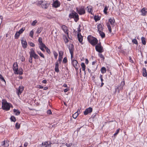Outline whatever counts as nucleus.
<instances>
[{"label": "nucleus", "instance_id": "f257e3e1", "mask_svg": "<svg viewBox=\"0 0 147 147\" xmlns=\"http://www.w3.org/2000/svg\"><path fill=\"white\" fill-rule=\"evenodd\" d=\"M107 25L109 32H111V28L115 26V20L113 18H110L109 20V22L107 23Z\"/></svg>", "mask_w": 147, "mask_h": 147}, {"label": "nucleus", "instance_id": "f03ea898", "mask_svg": "<svg viewBox=\"0 0 147 147\" xmlns=\"http://www.w3.org/2000/svg\"><path fill=\"white\" fill-rule=\"evenodd\" d=\"M87 38L88 42L93 46L95 45L98 43L97 39L91 36H88Z\"/></svg>", "mask_w": 147, "mask_h": 147}, {"label": "nucleus", "instance_id": "7ed1b4c3", "mask_svg": "<svg viewBox=\"0 0 147 147\" xmlns=\"http://www.w3.org/2000/svg\"><path fill=\"white\" fill-rule=\"evenodd\" d=\"M2 107L3 109L8 111L10 109V104L8 103L6 100L3 99L2 100Z\"/></svg>", "mask_w": 147, "mask_h": 147}, {"label": "nucleus", "instance_id": "20e7f679", "mask_svg": "<svg viewBox=\"0 0 147 147\" xmlns=\"http://www.w3.org/2000/svg\"><path fill=\"white\" fill-rule=\"evenodd\" d=\"M69 17L74 18L76 22H77L79 19L78 14L74 11L72 12V13L69 14Z\"/></svg>", "mask_w": 147, "mask_h": 147}, {"label": "nucleus", "instance_id": "39448f33", "mask_svg": "<svg viewBox=\"0 0 147 147\" xmlns=\"http://www.w3.org/2000/svg\"><path fill=\"white\" fill-rule=\"evenodd\" d=\"M38 4L40 5L42 7L45 9H47L49 5L47 2L45 1H39L38 2Z\"/></svg>", "mask_w": 147, "mask_h": 147}, {"label": "nucleus", "instance_id": "423d86ee", "mask_svg": "<svg viewBox=\"0 0 147 147\" xmlns=\"http://www.w3.org/2000/svg\"><path fill=\"white\" fill-rule=\"evenodd\" d=\"M76 9L77 11L80 15L85 13V10L83 6H82L79 8L77 7Z\"/></svg>", "mask_w": 147, "mask_h": 147}, {"label": "nucleus", "instance_id": "0eeeda50", "mask_svg": "<svg viewBox=\"0 0 147 147\" xmlns=\"http://www.w3.org/2000/svg\"><path fill=\"white\" fill-rule=\"evenodd\" d=\"M95 49L96 51L99 53L103 52V47H102L101 43H100L97 44L95 46Z\"/></svg>", "mask_w": 147, "mask_h": 147}, {"label": "nucleus", "instance_id": "6e6552de", "mask_svg": "<svg viewBox=\"0 0 147 147\" xmlns=\"http://www.w3.org/2000/svg\"><path fill=\"white\" fill-rule=\"evenodd\" d=\"M72 63L74 67L76 69H78L79 67V65L77 60L73 59L71 60Z\"/></svg>", "mask_w": 147, "mask_h": 147}, {"label": "nucleus", "instance_id": "1a4fd4ad", "mask_svg": "<svg viewBox=\"0 0 147 147\" xmlns=\"http://www.w3.org/2000/svg\"><path fill=\"white\" fill-rule=\"evenodd\" d=\"M97 67V64L96 61H93L92 62V65L90 67L91 69L93 71H95Z\"/></svg>", "mask_w": 147, "mask_h": 147}, {"label": "nucleus", "instance_id": "9d476101", "mask_svg": "<svg viewBox=\"0 0 147 147\" xmlns=\"http://www.w3.org/2000/svg\"><path fill=\"white\" fill-rule=\"evenodd\" d=\"M92 109L91 107H89L86 109L84 112V115H86L92 112Z\"/></svg>", "mask_w": 147, "mask_h": 147}, {"label": "nucleus", "instance_id": "9b49d317", "mask_svg": "<svg viewBox=\"0 0 147 147\" xmlns=\"http://www.w3.org/2000/svg\"><path fill=\"white\" fill-rule=\"evenodd\" d=\"M68 48L70 53H74V46L72 44H70L69 45Z\"/></svg>", "mask_w": 147, "mask_h": 147}, {"label": "nucleus", "instance_id": "f8f14e48", "mask_svg": "<svg viewBox=\"0 0 147 147\" xmlns=\"http://www.w3.org/2000/svg\"><path fill=\"white\" fill-rule=\"evenodd\" d=\"M18 65L17 62L14 63L13 65V69L14 72H17L18 70Z\"/></svg>", "mask_w": 147, "mask_h": 147}, {"label": "nucleus", "instance_id": "ddd939ff", "mask_svg": "<svg viewBox=\"0 0 147 147\" xmlns=\"http://www.w3.org/2000/svg\"><path fill=\"white\" fill-rule=\"evenodd\" d=\"M21 43L22 46L24 48H26L27 47V43L26 40L24 39H22L21 40Z\"/></svg>", "mask_w": 147, "mask_h": 147}, {"label": "nucleus", "instance_id": "4468645a", "mask_svg": "<svg viewBox=\"0 0 147 147\" xmlns=\"http://www.w3.org/2000/svg\"><path fill=\"white\" fill-rule=\"evenodd\" d=\"M24 87L23 86H20L18 88V95L20 94L24 90Z\"/></svg>", "mask_w": 147, "mask_h": 147}, {"label": "nucleus", "instance_id": "2eb2a0df", "mask_svg": "<svg viewBox=\"0 0 147 147\" xmlns=\"http://www.w3.org/2000/svg\"><path fill=\"white\" fill-rule=\"evenodd\" d=\"M60 3L58 1H55L53 4V6L55 7H57L60 6Z\"/></svg>", "mask_w": 147, "mask_h": 147}, {"label": "nucleus", "instance_id": "dca6fc26", "mask_svg": "<svg viewBox=\"0 0 147 147\" xmlns=\"http://www.w3.org/2000/svg\"><path fill=\"white\" fill-rule=\"evenodd\" d=\"M51 143L47 141L43 142L42 143V146L45 147H48L51 145Z\"/></svg>", "mask_w": 147, "mask_h": 147}, {"label": "nucleus", "instance_id": "f3484780", "mask_svg": "<svg viewBox=\"0 0 147 147\" xmlns=\"http://www.w3.org/2000/svg\"><path fill=\"white\" fill-rule=\"evenodd\" d=\"M61 28L64 32L67 34H68V32H67L68 29L67 26L65 25H63L62 26Z\"/></svg>", "mask_w": 147, "mask_h": 147}, {"label": "nucleus", "instance_id": "a211bd4d", "mask_svg": "<svg viewBox=\"0 0 147 147\" xmlns=\"http://www.w3.org/2000/svg\"><path fill=\"white\" fill-rule=\"evenodd\" d=\"M140 12L142 13V16H145L146 13L147 12V9H146L145 8H143L141 11Z\"/></svg>", "mask_w": 147, "mask_h": 147}, {"label": "nucleus", "instance_id": "6ab92c4d", "mask_svg": "<svg viewBox=\"0 0 147 147\" xmlns=\"http://www.w3.org/2000/svg\"><path fill=\"white\" fill-rule=\"evenodd\" d=\"M77 36L78 41L80 42H82L83 40L82 36L80 33H78Z\"/></svg>", "mask_w": 147, "mask_h": 147}, {"label": "nucleus", "instance_id": "aec40b11", "mask_svg": "<svg viewBox=\"0 0 147 147\" xmlns=\"http://www.w3.org/2000/svg\"><path fill=\"white\" fill-rule=\"evenodd\" d=\"M23 70L21 68L17 70V72H14L15 74H19L20 75H22L23 74Z\"/></svg>", "mask_w": 147, "mask_h": 147}, {"label": "nucleus", "instance_id": "412c9836", "mask_svg": "<svg viewBox=\"0 0 147 147\" xmlns=\"http://www.w3.org/2000/svg\"><path fill=\"white\" fill-rule=\"evenodd\" d=\"M55 64V71L57 72H58L59 71V64L58 62L57 61L56 62Z\"/></svg>", "mask_w": 147, "mask_h": 147}, {"label": "nucleus", "instance_id": "4be33fe9", "mask_svg": "<svg viewBox=\"0 0 147 147\" xmlns=\"http://www.w3.org/2000/svg\"><path fill=\"white\" fill-rule=\"evenodd\" d=\"M30 56H32L33 57V56L35 54V53L34 51V50L33 48H32L30 49V51L29 53Z\"/></svg>", "mask_w": 147, "mask_h": 147}, {"label": "nucleus", "instance_id": "5701e85b", "mask_svg": "<svg viewBox=\"0 0 147 147\" xmlns=\"http://www.w3.org/2000/svg\"><path fill=\"white\" fill-rule=\"evenodd\" d=\"M9 142L7 140L4 141L3 142V145L5 147H8L9 145Z\"/></svg>", "mask_w": 147, "mask_h": 147}, {"label": "nucleus", "instance_id": "b1692460", "mask_svg": "<svg viewBox=\"0 0 147 147\" xmlns=\"http://www.w3.org/2000/svg\"><path fill=\"white\" fill-rule=\"evenodd\" d=\"M143 75L144 76L146 77L147 76V73L146 69L145 68H143L142 70Z\"/></svg>", "mask_w": 147, "mask_h": 147}, {"label": "nucleus", "instance_id": "393cba45", "mask_svg": "<svg viewBox=\"0 0 147 147\" xmlns=\"http://www.w3.org/2000/svg\"><path fill=\"white\" fill-rule=\"evenodd\" d=\"M98 32L102 31L103 30V28L102 25L100 24L98 26Z\"/></svg>", "mask_w": 147, "mask_h": 147}, {"label": "nucleus", "instance_id": "a878e982", "mask_svg": "<svg viewBox=\"0 0 147 147\" xmlns=\"http://www.w3.org/2000/svg\"><path fill=\"white\" fill-rule=\"evenodd\" d=\"M45 45L44 44V45H39V48L43 52H45V50L44 49V48H45Z\"/></svg>", "mask_w": 147, "mask_h": 147}, {"label": "nucleus", "instance_id": "bb28decb", "mask_svg": "<svg viewBox=\"0 0 147 147\" xmlns=\"http://www.w3.org/2000/svg\"><path fill=\"white\" fill-rule=\"evenodd\" d=\"M38 41L40 45H44V44L42 42V38L41 37H39L38 39Z\"/></svg>", "mask_w": 147, "mask_h": 147}, {"label": "nucleus", "instance_id": "cd10ccee", "mask_svg": "<svg viewBox=\"0 0 147 147\" xmlns=\"http://www.w3.org/2000/svg\"><path fill=\"white\" fill-rule=\"evenodd\" d=\"M13 112L15 113V114L16 115H18L20 114V112L18 109H13Z\"/></svg>", "mask_w": 147, "mask_h": 147}, {"label": "nucleus", "instance_id": "c85d7f7f", "mask_svg": "<svg viewBox=\"0 0 147 147\" xmlns=\"http://www.w3.org/2000/svg\"><path fill=\"white\" fill-rule=\"evenodd\" d=\"M81 66H82V70L84 71L85 72V70L86 69V66L84 63H82L81 64Z\"/></svg>", "mask_w": 147, "mask_h": 147}, {"label": "nucleus", "instance_id": "c756f323", "mask_svg": "<svg viewBox=\"0 0 147 147\" xmlns=\"http://www.w3.org/2000/svg\"><path fill=\"white\" fill-rule=\"evenodd\" d=\"M99 33L102 38H104L105 37V34L104 32H102V31H100V32H99Z\"/></svg>", "mask_w": 147, "mask_h": 147}, {"label": "nucleus", "instance_id": "7c9ffc66", "mask_svg": "<svg viewBox=\"0 0 147 147\" xmlns=\"http://www.w3.org/2000/svg\"><path fill=\"white\" fill-rule=\"evenodd\" d=\"M87 8H88V12L92 14V7L91 6H88L87 7Z\"/></svg>", "mask_w": 147, "mask_h": 147}, {"label": "nucleus", "instance_id": "2f4dec72", "mask_svg": "<svg viewBox=\"0 0 147 147\" xmlns=\"http://www.w3.org/2000/svg\"><path fill=\"white\" fill-rule=\"evenodd\" d=\"M20 33L18 31L15 34V37L16 39H17L19 37Z\"/></svg>", "mask_w": 147, "mask_h": 147}, {"label": "nucleus", "instance_id": "473e14b6", "mask_svg": "<svg viewBox=\"0 0 147 147\" xmlns=\"http://www.w3.org/2000/svg\"><path fill=\"white\" fill-rule=\"evenodd\" d=\"M42 28L41 27L38 28L36 30V33L39 34L40 33L42 30Z\"/></svg>", "mask_w": 147, "mask_h": 147}, {"label": "nucleus", "instance_id": "72a5a7b5", "mask_svg": "<svg viewBox=\"0 0 147 147\" xmlns=\"http://www.w3.org/2000/svg\"><path fill=\"white\" fill-rule=\"evenodd\" d=\"M101 71L102 73L104 74L106 72V69L105 67H102L101 69Z\"/></svg>", "mask_w": 147, "mask_h": 147}, {"label": "nucleus", "instance_id": "f704fd0d", "mask_svg": "<svg viewBox=\"0 0 147 147\" xmlns=\"http://www.w3.org/2000/svg\"><path fill=\"white\" fill-rule=\"evenodd\" d=\"M141 40L142 44L144 45H145L146 44V42L145 40V38L143 37L141 38Z\"/></svg>", "mask_w": 147, "mask_h": 147}, {"label": "nucleus", "instance_id": "c9c22d12", "mask_svg": "<svg viewBox=\"0 0 147 147\" xmlns=\"http://www.w3.org/2000/svg\"><path fill=\"white\" fill-rule=\"evenodd\" d=\"M37 23V21L36 20H34L31 24V25L33 26H35L36 24Z\"/></svg>", "mask_w": 147, "mask_h": 147}, {"label": "nucleus", "instance_id": "e433bc0d", "mask_svg": "<svg viewBox=\"0 0 147 147\" xmlns=\"http://www.w3.org/2000/svg\"><path fill=\"white\" fill-rule=\"evenodd\" d=\"M38 53L40 57H42L43 58H45L44 55L40 51H38Z\"/></svg>", "mask_w": 147, "mask_h": 147}, {"label": "nucleus", "instance_id": "4c0bfd02", "mask_svg": "<svg viewBox=\"0 0 147 147\" xmlns=\"http://www.w3.org/2000/svg\"><path fill=\"white\" fill-rule=\"evenodd\" d=\"M34 31L33 30H31L30 33V36L32 38H33Z\"/></svg>", "mask_w": 147, "mask_h": 147}, {"label": "nucleus", "instance_id": "58836bf2", "mask_svg": "<svg viewBox=\"0 0 147 147\" xmlns=\"http://www.w3.org/2000/svg\"><path fill=\"white\" fill-rule=\"evenodd\" d=\"M0 79L2 81L4 82L5 83L6 82L5 81L4 78L0 74Z\"/></svg>", "mask_w": 147, "mask_h": 147}, {"label": "nucleus", "instance_id": "ea45409f", "mask_svg": "<svg viewBox=\"0 0 147 147\" xmlns=\"http://www.w3.org/2000/svg\"><path fill=\"white\" fill-rule=\"evenodd\" d=\"M132 42L135 44L137 45L138 44V41L136 39H134L132 40Z\"/></svg>", "mask_w": 147, "mask_h": 147}, {"label": "nucleus", "instance_id": "a19ab883", "mask_svg": "<svg viewBox=\"0 0 147 147\" xmlns=\"http://www.w3.org/2000/svg\"><path fill=\"white\" fill-rule=\"evenodd\" d=\"M78 114L77 113V112H76L73 115V117L74 119H76L78 116Z\"/></svg>", "mask_w": 147, "mask_h": 147}, {"label": "nucleus", "instance_id": "79ce46f5", "mask_svg": "<svg viewBox=\"0 0 147 147\" xmlns=\"http://www.w3.org/2000/svg\"><path fill=\"white\" fill-rule=\"evenodd\" d=\"M11 120L12 121L15 122L16 121V119L14 116H11L10 118Z\"/></svg>", "mask_w": 147, "mask_h": 147}, {"label": "nucleus", "instance_id": "37998d69", "mask_svg": "<svg viewBox=\"0 0 147 147\" xmlns=\"http://www.w3.org/2000/svg\"><path fill=\"white\" fill-rule=\"evenodd\" d=\"M108 10V8L106 6L105 7V8L104 10V13L106 14H107V11Z\"/></svg>", "mask_w": 147, "mask_h": 147}, {"label": "nucleus", "instance_id": "c03bdc74", "mask_svg": "<svg viewBox=\"0 0 147 147\" xmlns=\"http://www.w3.org/2000/svg\"><path fill=\"white\" fill-rule=\"evenodd\" d=\"M15 127L17 129H18L20 128V125L18 123H17L16 124Z\"/></svg>", "mask_w": 147, "mask_h": 147}, {"label": "nucleus", "instance_id": "a18cd8bd", "mask_svg": "<svg viewBox=\"0 0 147 147\" xmlns=\"http://www.w3.org/2000/svg\"><path fill=\"white\" fill-rule=\"evenodd\" d=\"M45 49H46V51L47 53H48L49 54H50V53L51 52L50 50L46 46H45Z\"/></svg>", "mask_w": 147, "mask_h": 147}, {"label": "nucleus", "instance_id": "49530a36", "mask_svg": "<svg viewBox=\"0 0 147 147\" xmlns=\"http://www.w3.org/2000/svg\"><path fill=\"white\" fill-rule=\"evenodd\" d=\"M63 52L62 51H60L59 52V56H62Z\"/></svg>", "mask_w": 147, "mask_h": 147}, {"label": "nucleus", "instance_id": "de8ad7c7", "mask_svg": "<svg viewBox=\"0 0 147 147\" xmlns=\"http://www.w3.org/2000/svg\"><path fill=\"white\" fill-rule=\"evenodd\" d=\"M33 57L35 59H38V56L36 53L33 56Z\"/></svg>", "mask_w": 147, "mask_h": 147}, {"label": "nucleus", "instance_id": "09e8293b", "mask_svg": "<svg viewBox=\"0 0 147 147\" xmlns=\"http://www.w3.org/2000/svg\"><path fill=\"white\" fill-rule=\"evenodd\" d=\"M32 56H30L29 59V62L30 63H32Z\"/></svg>", "mask_w": 147, "mask_h": 147}, {"label": "nucleus", "instance_id": "8fccbe9b", "mask_svg": "<svg viewBox=\"0 0 147 147\" xmlns=\"http://www.w3.org/2000/svg\"><path fill=\"white\" fill-rule=\"evenodd\" d=\"M54 55L55 59L57 58V56H58V54L56 52H54Z\"/></svg>", "mask_w": 147, "mask_h": 147}, {"label": "nucleus", "instance_id": "3c124183", "mask_svg": "<svg viewBox=\"0 0 147 147\" xmlns=\"http://www.w3.org/2000/svg\"><path fill=\"white\" fill-rule=\"evenodd\" d=\"M77 30L78 31V33H80L79 32L81 31L80 25L77 28Z\"/></svg>", "mask_w": 147, "mask_h": 147}, {"label": "nucleus", "instance_id": "603ef678", "mask_svg": "<svg viewBox=\"0 0 147 147\" xmlns=\"http://www.w3.org/2000/svg\"><path fill=\"white\" fill-rule=\"evenodd\" d=\"M24 30V29L22 28L18 32L20 33V34H21L23 32Z\"/></svg>", "mask_w": 147, "mask_h": 147}, {"label": "nucleus", "instance_id": "864d4df0", "mask_svg": "<svg viewBox=\"0 0 147 147\" xmlns=\"http://www.w3.org/2000/svg\"><path fill=\"white\" fill-rule=\"evenodd\" d=\"M63 62L64 63H65L67 62V58L66 57H65L64 58Z\"/></svg>", "mask_w": 147, "mask_h": 147}, {"label": "nucleus", "instance_id": "5fc2aeb1", "mask_svg": "<svg viewBox=\"0 0 147 147\" xmlns=\"http://www.w3.org/2000/svg\"><path fill=\"white\" fill-rule=\"evenodd\" d=\"M29 45L30 46L32 47H34L35 46L34 44L32 42H31L29 43Z\"/></svg>", "mask_w": 147, "mask_h": 147}, {"label": "nucleus", "instance_id": "6e6d98bb", "mask_svg": "<svg viewBox=\"0 0 147 147\" xmlns=\"http://www.w3.org/2000/svg\"><path fill=\"white\" fill-rule=\"evenodd\" d=\"M47 114L49 115H51L52 114V112L51 110L50 109H49L47 111Z\"/></svg>", "mask_w": 147, "mask_h": 147}, {"label": "nucleus", "instance_id": "4d7b16f0", "mask_svg": "<svg viewBox=\"0 0 147 147\" xmlns=\"http://www.w3.org/2000/svg\"><path fill=\"white\" fill-rule=\"evenodd\" d=\"M62 58V56H59V59H58V61L60 62H61V61Z\"/></svg>", "mask_w": 147, "mask_h": 147}, {"label": "nucleus", "instance_id": "13d9d810", "mask_svg": "<svg viewBox=\"0 0 147 147\" xmlns=\"http://www.w3.org/2000/svg\"><path fill=\"white\" fill-rule=\"evenodd\" d=\"M94 19L96 21L98 20H100L98 16H95L94 17Z\"/></svg>", "mask_w": 147, "mask_h": 147}, {"label": "nucleus", "instance_id": "bf43d9fd", "mask_svg": "<svg viewBox=\"0 0 147 147\" xmlns=\"http://www.w3.org/2000/svg\"><path fill=\"white\" fill-rule=\"evenodd\" d=\"M64 40V41L65 43L68 42L69 41L68 38L66 37L65 38Z\"/></svg>", "mask_w": 147, "mask_h": 147}, {"label": "nucleus", "instance_id": "052dcab7", "mask_svg": "<svg viewBox=\"0 0 147 147\" xmlns=\"http://www.w3.org/2000/svg\"><path fill=\"white\" fill-rule=\"evenodd\" d=\"M119 129H117L116 130V133H115L114 134V136H116L119 132Z\"/></svg>", "mask_w": 147, "mask_h": 147}, {"label": "nucleus", "instance_id": "680f3d73", "mask_svg": "<svg viewBox=\"0 0 147 147\" xmlns=\"http://www.w3.org/2000/svg\"><path fill=\"white\" fill-rule=\"evenodd\" d=\"M129 61L130 62H131V63H133L134 61L131 59V58L130 57H129Z\"/></svg>", "mask_w": 147, "mask_h": 147}, {"label": "nucleus", "instance_id": "e2e57ef3", "mask_svg": "<svg viewBox=\"0 0 147 147\" xmlns=\"http://www.w3.org/2000/svg\"><path fill=\"white\" fill-rule=\"evenodd\" d=\"M100 79L101 82H102L103 81V80L102 78V75H100Z\"/></svg>", "mask_w": 147, "mask_h": 147}, {"label": "nucleus", "instance_id": "0e129e2a", "mask_svg": "<svg viewBox=\"0 0 147 147\" xmlns=\"http://www.w3.org/2000/svg\"><path fill=\"white\" fill-rule=\"evenodd\" d=\"M99 56L100 58H103V59H104V57L102 54H99Z\"/></svg>", "mask_w": 147, "mask_h": 147}, {"label": "nucleus", "instance_id": "69168bd1", "mask_svg": "<svg viewBox=\"0 0 147 147\" xmlns=\"http://www.w3.org/2000/svg\"><path fill=\"white\" fill-rule=\"evenodd\" d=\"M37 87L39 88H42L43 86L40 85H37Z\"/></svg>", "mask_w": 147, "mask_h": 147}, {"label": "nucleus", "instance_id": "338daca9", "mask_svg": "<svg viewBox=\"0 0 147 147\" xmlns=\"http://www.w3.org/2000/svg\"><path fill=\"white\" fill-rule=\"evenodd\" d=\"M69 90V89L66 88V89H64V92H66L67 91H68Z\"/></svg>", "mask_w": 147, "mask_h": 147}, {"label": "nucleus", "instance_id": "774afa93", "mask_svg": "<svg viewBox=\"0 0 147 147\" xmlns=\"http://www.w3.org/2000/svg\"><path fill=\"white\" fill-rule=\"evenodd\" d=\"M71 144H66V145L68 147H69V146H70L71 145Z\"/></svg>", "mask_w": 147, "mask_h": 147}]
</instances>
